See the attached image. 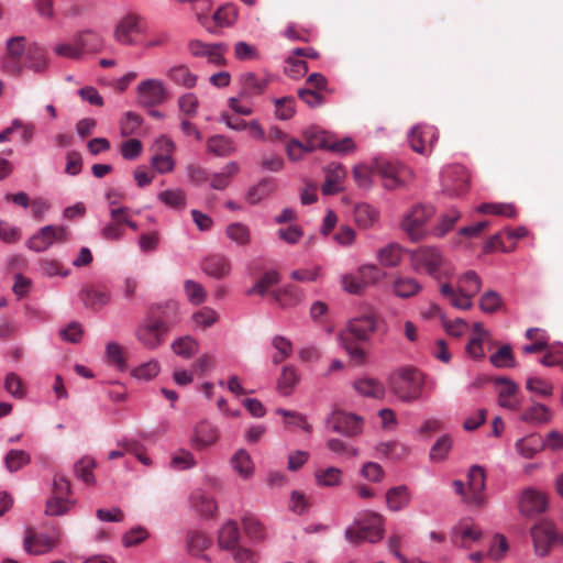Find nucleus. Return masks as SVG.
<instances>
[{"mask_svg": "<svg viewBox=\"0 0 563 563\" xmlns=\"http://www.w3.org/2000/svg\"><path fill=\"white\" fill-rule=\"evenodd\" d=\"M218 318V312L209 307H205L192 314V321L195 327L200 328L202 330L213 325L217 322Z\"/></svg>", "mask_w": 563, "mask_h": 563, "instance_id": "61", "label": "nucleus"}, {"mask_svg": "<svg viewBox=\"0 0 563 563\" xmlns=\"http://www.w3.org/2000/svg\"><path fill=\"white\" fill-rule=\"evenodd\" d=\"M384 532V518L377 512L364 510L345 529L344 536L347 541L355 544L362 541L376 543L383 539Z\"/></svg>", "mask_w": 563, "mask_h": 563, "instance_id": "2", "label": "nucleus"}, {"mask_svg": "<svg viewBox=\"0 0 563 563\" xmlns=\"http://www.w3.org/2000/svg\"><path fill=\"white\" fill-rule=\"evenodd\" d=\"M376 330V320L373 316L354 318L347 323V331L355 339L365 341Z\"/></svg>", "mask_w": 563, "mask_h": 563, "instance_id": "25", "label": "nucleus"}, {"mask_svg": "<svg viewBox=\"0 0 563 563\" xmlns=\"http://www.w3.org/2000/svg\"><path fill=\"white\" fill-rule=\"evenodd\" d=\"M198 347V342L190 335L180 336L172 343L174 353L184 358H190Z\"/></svg>", "mask_w": 563, "mask_h": 563, "instance_id": "50", "label": "nucleus"}, {"mask_svg": "<svg viewBox=\"0 0 563 563\" xmlns=\"http://www.w3.org/2000/svg\"><path fill=\"white\" fill-rule=\"evenodd\" d=\"M273 300L280 307H289L298 303L301 296L294 285H285L283 288L273 290L271 292Z\"/></svg>", "mask_w": 563, "mask_h": 563, "instance_id": "40", "label": "nucleus"}, {"mask_svg": "<svg viewBox=\"0 0 563 563\" xmlns=\"http://www.w3.org/2000/svg\"><path fill=\"white\" fill-rule=\"evenodd\" d=\"M452 449V439L449 435H442L430 449V459L434 463L443 462Z\"/></svg>", "mask_w": 563, "mask_h": 563, "instance_id": "55", "label": "nucleus"}, {"mask_svg": "<svg viewBox=\"0 0 563 563\" xmlns=\"http://www.w3.org/2000/svg\"><path fill=\"white\" fill-rule=\"evenodd\" d=\"M354 218L360 228L369 229L379 221V211L369 203L361 202L355 206Z\"/></svg>", "mask_w": 563, "mask_h": 563, "instance_id": "29", "label": "nucleus"}, {"mask_svg": "<svg viewBox=\"0 0 563 563\" xmlns=\"http://www.w3.org/2000/svg\"><path fill=\"white\" fill-rule=\"evenodd\" d=\"M482 288V278L475 271H466L456 277V287L444 283L440 285V294L452 307L468 310L473 307V298Z\"/></svg>", "mask_w": 563, "mask_h": 563, "instance_id": "1", "label": "nucleus"}, {"mask_svg": "<svg viewBox=\"0 0 563 563\" xmlns=\"http://www.w3.org/2000/svg\"><path fill=\"white\" fill-rule=\"evenodd\" d=\"M184 290L192 305H200L207 299V292L203 286L192 279L185 280Z\"/></svg>", "mask_w": 563, "mask_h": 563, "instance_id": "58", "label": "nucleus"}, {"mask_svg": "<svg viewBox=\"0 0 563 563\" xmlns=\"http://www.w3.org/2000/svg\"><path fill=\"white\" fill-rule=\"evenodd\" d=\"M240 172V165L231 161L219 173L212 175L210 187L216 190H223L231 184L232 178Z\"/></svg>", "mask_w": 563, "mask_h": 563, "instance_id": "36", "label": "nucleus"}, {"mask_svg": "<svg viewBox=\"0 0 563 563\" xmlns=\"http://www.w3.org/2000/svg\"><path fill=\"white\" fill-rule=\"evenodd\" d=\"M274 189L275 186L272 181L262 179L249 188L245 199L250 205H257L264 198L268 197L274 191Z\"/></svg>", "mask_w": 563, "mask_h": 563, "instance_id": "46", "label": "nucleus"}, {"mask_svg": "<svg viewBox=\"0 0 563 563\" xmlns=\"http://www.w3.org/2000/svg\"><path fill=\"white\" fill-rule=\"evenodd\" d=\"M129 208L118 207L110 210L111 221L103 224L100 230V236L106 241H119L124 235V229L120 221V216L126 212Z\"/></svg>", "mask_w": 563, "mask_h": 563, "instance_id": "21", "label": "nucleus"}, {"mask_svg": "<svg viewBox=\"0 0 563 563\" xmlns=\"http://www.w3.org/2000/svg\"><path fill=\"white\" fill-rule=\"evenodd\" d=\"M233 470L242 477L249 478L254 473V464L245 450H239L231 459Z\"/></svg>", "mask_w": 563, "mask_h": 563, "instance_id": "43", "label": "nucleus"}, {"mask_svg": "<svg viewBox=\"0 0 563 563\" xmlns=\"http://www.w3.org/2000/svg\"><path fill=\"white\" fill-rule=\"evenodd\" d=\"M239 528L236 522L230 520L225 522L219 531V547L223 550L233 551L238 547Z\"/></svg>", "mask_w": 563, "mask_h": 563, "instance_id": "38", "label": "nucleus"}, {"mask_svg": "<svg viewBox=\"0 0 563 563\" xmlns=\"http://www.w3.org/2000/svg\"><path fill=\"white\" fill-rule=\"evenodd\" d=\"M307 141L303 143L305 154L311 153L317 148L325 150V132L309 129L305 132Z\"/></svg>", "mask_w": 563, "mask_h": 563, "instance_id": "63", "label": "nucleus"}, {"mask_svg": "<svg viewBox=\"0 0 563 563\" xmlns=\"http://www.w3.org/2000/svg\"><path fill=\"white\" fill-rule=\"evenodd\" d=\"M178 109L181 114L188 118H194L198 113L199 100L192 92H187L178 98Z\"/></svg>", "mask_w": 563, "mask_h": 563, "instance_id": "59", "label": "nucleus"}, {"mask_svg": "<svg viewBox=\"0 0 563 563\" xmlns=\"http://www.w3.org/2000/svg\"><path fill=\"white\" fill-rule=\"evenodd\" d=\"M405 250L398 243H389L377 252V261L384 267H396L404 257Z\"/></svg>", "mask_w": 563, "mask_h": 563, "instance_id": "32", "label": "nucleus"}, {"mask_svg": "<svg viewBox=\"0 0 563 563\" xmlns=\"http://www.w3.org/2000/svg\"><path fill=\"white\" fill-rule=\"evenodd\" d=\"M490 363L498 368L515 367L516 361L510 345H504L489 357Z\"/></svg>", "mask_w": 563, "mask_h": 563, "instance_id": "56", "label": "nucleus"}, {"mask_svg": "<svg viewBox=\"0 0 563 563\" xmlns=\"http://www.w3.org/2000/svg\"><path fill=\"white\" fill-rule=\"evenodd\" d=\"M211 540L200 532H189L187 538V545L189 552L195 556H200L201 553L209 548Z\"/></svg>", "mask_w": 563, "mask_h": 563, "instance_id": "62", "label": "nucleus"}, {"mask_svg": "<svg viewBox=\"0 0 563 563\" xmlns=\"http://www.w3.org/2000/svg\"><path fill=\"white\" fill-rule=\"evenodd\" d=\"M386 505L391 511H400L410 503V494L405 485L391 487L386 492Z\"/></svg>", "mask_w": 563, "mask_h": 563, "instance_id": "30", "label": "nucleus"}, {"mask_svg": "<svg viewBox=\"0 0 563 563\" xmlns=\"http://www.w3.org/2000/svg\"><path fill=\"white\" fill-rule=\"evenodd\" d=\"M503 307V299L495 290L485 291L479 299V308L485 313H494Z\"/></svg>", "mask_w": 563, "mask_h": 563, "instance_id": "60", "label": "nucleus"}, {"mask_svg": "<svg viewBox=\"0 0 563 563\" xmlns=\"http://www.w3.org/2000/svg\"><path fill=\"white\" fill-rule=\"evenodd\" d=\"M354 388L362 396L375 399H380L385 395L384 385L379 380L371 377H363L357 379L354 383Z\"/></svg>", "mask_w": 563, "mask_h": 563, "instance_id": "37", "label": "nucleus"}, {"mask_svg": "<svg viewBox=\"0 0 563 563\" xmlns=\"http://www.w3.org/2000/svg\"><path fill=\"white\" fill-rule=\"evenodd\" d=\"M157 199L173 209H184L186 206V195L181 189H167L158 192Z\"/></svg>", "mask_w": 563, "mask_h": 563, "instance_id": "51", "label": "nucleus"}, {"mask_svg": "<svg viewBox=\"0 0 563 563\" xmlns=\"http://www.w3.org/2000/svg\"><path fill=\"white\" fill-rule=\"evenodd\" d=\"M167 77L176 85L185 88H194L197 85L198 77L195 75L188 66L176 65L167 70Z\"/></svg>", "mask_w": 563, "mask_h": 563, "instance_id": "35", "label": "nucleus"}, {"mask_svg": "<svg viewBox=\"0 0 563 563\" xmlns=\"http://www.w3.org/2000/svg\"><path fill=\"white\" fill-rule=\"evenodd\" d=\"M422 286L420 283L409 276H397L393 282V291L399 298H410L416 296Z\"/></svg>", "mask_w": 563, "mask_h": 563, "instance_id": "33", "label": "nucleus"}, {"mask_svg": "<svg viewBox=\"0 0 563 563\" xmlns=\"http://www.w3.org/2000/svg\"><path fill=\"white\" fill-rule=\"evenodd\" d=\"M80 300L86 307L99 308L107 305L110 301V292L100 287H84L79 292Z\"/></svg>", "mask_w": 563, "mask_h": 563, "instance_id": "26", "label": "nucleus"}, {"mask_svg": "<svg viewBox=\"0 0 563 563\" xmlns=\"http://www.w3.org/2000/svg\"><path fill=\"white\" fill-rule=\"evenodd\" d=\"M146 21L141 14L136 12H128L117 23L113 31V37L115 42L122 45L132 46L135 45L133 35L143 34L146 32Z\"/></svg>", "mask_w": 563, "mask_h": 563, "instance_id": "9", "label": "nucleus"}, {"mask_svg": "<svg viewBox=\"0 0 563 563\" xmlns=\"http://www.w3.org/2000/svg\"><path fill=\"white\" fill-rule=\"evenodd\" d=\"M318 485L324 487H333L340 485L342 481V471L338 467H327L316 472Z\"/></svg>", "mask_w": 563, "mask_h": 563, "instance_id": "53", "label": "nucleus"}, {"mask_svg": "<svg viewBox=\"0 0 563 563\" xmlns=\"http://www.w3.org/2000/svg\"><path fill=\"white\" fill-rule=\"evenodd\" d=\"M68 240V231L64 225H45L34 233L25 243L30 251L42 253L55 243Z\"/></svg>", "mask_w": 563, "mask_h": 563, "instance_id": "10", "label": "nucleus"}, {"mask_svg": "<svg viewBox=\"0 0 563 563\" xmlns=\"http://www.w3.org/2000/svg\"><path fill=\"white\" fill-rule=\"evenodd\" d=\"M4 389L15 399H23L26 395L22 378L14 372H10L5 375Z\"/></svg>", "mask_w": 563, "mask_h": 563, "instance_id": "54", "label": "nucleus"}, {"mask_svg": "<svg viewBox=\"0 0 563 563\" xmlns=\"http://www.w3.org/2000/svg\"><path fill=\"white\" fill-rule=\"evenodd\" d=\"M206 147L207 152L219 157L230 156L236 151L234 141L221 134L210 136L207 140Z\"/></svg>", "mask_w": 563, "mask_h": 563, "instance_id": "28", "label": "nucleus"}, {"mask_svg": "<svg viewBox=\"0 0 563 563\" xmlns=\"http://www.w3.org/2000/svg\"><path fill=\"white\" fill-rule=\"evenodd\" d=\"M272 346L276 350V353L272 357V362L275 365L287 360L294 351L291 341L283 335H275L272 339Z\"/></svg>", "mask_w": 563, "mask_h": 563, "instance_id": "49", "label": "nucleus"}, {"mask_svg": "<svg viewBox=\"0 0 563 563\" xmlns=\"http://www.w3.org/2000/svg\"><path fill=\"white\" fill-rule=\"evenodd\" d=\"M486 488V474L482 466L473 465L467 473V496L465 504L484 507L486 504V496L484 490Z\"/></svg>", "mask_w": 563, "mask_h": 563, "instance_id": "13", "label": "nucleus"}, {"mask_svg": "<svg viewBox=\"0 0 563 563\" xmlns=\"http://www.w3.org/2000/svg\"><path fill=\"white\" fill-rule=\"evenodd\" d=\"M197 465L195 456L186 450H180L175 453L169 462V466L177 471H185L192 468Z\"/></svg>", "mask_w": 563, "mask_h": 563, "instance_id": "64", "label": "nucleus"}, {"mask_svg": "<svg viewBox=\"0 0 563 563\" xmlns=\"http://www.w3.org/2000/svg\"><path fill=\"white\" fill-rule=\"evenodd\" d=\"M461 218V213L455 208H451L444 214L441 216L439 222L432 228L431 233L437 238L444 236L451 231L457 220Z\"/></svg>", "mask_w": 563, "mask_h": 563, "instance_id": "45", "label": "nucleus"}, {"mask_svg": "<svg viewBox=\"0 0 563 563\" xmlns=\"http://www.w3.org/2000/svg\"><path fill=\"white\" fill-rule=\"evenodd\" d=\"M390 391L404 402H411L420 398L422 393V377L411 367H401L388 377Z\"/></svg>", "mask_w": 563, "mask_h": 563, "instance_id": "3", "label": "nucleus"}, {"mask_svg": "<svg viewBox=\"0 0 563 563\" xmlns=\"http://www.w3.org/2000/svg\"><path fill=\"white\" fill-rule=\"evenodd\" d=\"M239 92L241 98H249L250 100L256 96L264 93L269 79L266 77H258L255 73L247 71L239 76Z\"/></svg>", "mask_w": 563, "mask_h": 563, "instance_id": "17", "label": "nucleus"}, {"mask_svg": "<svg viewBox=\"0 0 563 563\" xmlns=\"http://www.w3.org/2000/svg\"><path fill=\"white\" fill-rule=\"evenodd\" d=\"M81 57L85 54L99 53L104 47L103 37L93 30H81L74 34Z\"/></svg>", "mask_w": 563, "mask_h": 563, "instance_id": "18", "label": "nucleus"}, {"mask_svg": "<svg viewBox=\"0 0 563 563\" xmlns=\"http://www.w3.org/2000/svg\"><path fill=\"white\" fill-rule=\"evenodd\" d=\"M406 173L404 166H397L391 163H382L378 165V174L383 180V187L387 190H395L405 185L402 179Z\"/></svg>", "mask_w": 563, "mask_h": 563, "instance_id": "20", "label": "nucleus"}, {"mask_svg": "<svg viewBox=\"0 0 563 563\" xmlns=\"http://www.w3.org/2000/svg\"><path fill=\"white\" fill-rule=\"evenodd\" d=\"M225 234L239 246H246L251 243V229L242 222L230 223L225 228Z\"/></svg>", "mask_w": 563, "mask_h": 563, "instance_id": "41", "label": "nucleus"}, {"mask_svg": "<svg viewBox=\"0 0 563 563\" xmlns=\"http://www.w3.org/2000/svg\"><path fill=\"white\" fill-rule=\"evenodd\" d=\"M275 103V117L278 120H289L294 117L295 99L294 97H283L273 100Z\"/></svg>", "mask_w": 563, "mask_h": 563, "instance_id": "57", "label": "nucleus"}, {"mask_svg": "<svg viewBox=\"0 0 563 563\" xmlns=\"http://www.w3.org/2000/svg\"><path fill=\"white\" fill-rule=\"evenodd\" d=\"M167 95V88L161 79L148 78L137 85L136 98L142 107L159 106L165 102Z\"/></svg>", "mask_w": 563, "mask_h": 563, "instance_id": "11", "label": "nucleus"}, {"mask_svg": "<svg viewBox=\"0 0 563 563\" xmlns=\"http://www.w3.org/2000/svg\"><path fill=\"white\" fill-rule=\"evenodd\" d=\"M327 427L336 433L354 437L362 432L363 419L354 413L335 410L328 417Z\"/></svg>", "mask_w": 563, "mask_h": 563, "instance_id": "12", "label": "nucleus"}, {"mask_svg": "<svg viewBox=\"0 0 563 563\" xmlns=\"http://www.w3.org/2000/svg\"><path fill=\"white\" fill-rule=\"evenodd\" d=\"M434 213L435 209L432 205L417 203L404 217L401 229L410 240L419 241L426 236L424 227Z\"/></svg>", "mask_w": 563, "mask_h": 563, "instance_id": "6", "label": "nucleus"}, {"mask_svg": "<svg viewBox=\"0 0 563 563\" xmlns=\"http://www.w3.org/2000/svg\"><path fill=\"white\" fill-rule=\"evenodd\" d=\"M218 439V428L208 421H201L195 428L192 443L195 448L203 449L214 444Z\"/></svg>", "mask_w": 563, "mask_h": 563, "instance_id": "23", "label": "nucleus"}, {"mask_svg": "<svg viewBox=\"0 0 563 563\" xmlns=\"http://www.w3.org/2000/svg\"><path fill=\"white\" fill-rule=\"evenodd\" d=\"M280 276L277 271L266 272L250 289L246 290L247 296L260 295L265 296L272 286L279 283Z\"/></svg>", "mask_w": 563, "mask_h": 563, "instance_id": "42", "label": "nucleus"}, {"mask_svg": "<svg viewBox=\"0 0 563 563\" xmlns=\"http://www.w3.org/2000/svg\"><path fill=\"white\" fill-rule=\"evenodd\" d=\"M191 506L201 516H213L218 509L216 500L203 493L197 492L191 496Z\"/></svg>", "mask_w": 563, "mask_h": 563, "instance_id": "44", "label": "nucleus"}, {"mask_svg": "<svg viewBox=\"0 0 563 563\" xmlns=\"http://www.w3.org/2000/svg\"><path fill=\"white\" fill-rule=\"evenodd\" d=\"M30 462V454L23 450H10L4 456V464L9 472H16Z\"/></svg>", "mask_w": 563, "mask_h": 563, "instance_id": "52", "label": "nucleus"}, {"mask_svg": "<svg viewBox=\"0 0 563 563\" xmlns=\"http://www.w3.org/2000/svg\"><path fill=\"white\" fill-rule=\"evenodd\" d=\"M202 271L216 279L225 278L231 274V261L223 254H211L201 264Z\"/></svg>", "mask_w": 563, "mask_h": 563, "instance_id": "19", "label": "nucleus"}, {"mask_svg": "<svg viewBox=\"0 0 563 563\" xmlns=\"http://www.w3.org/2000/svg\"><path fill=\"white\" fill-rule=\"evenodd\" d=\"M470 176L461 165L448 167L442 173V190L451 197L463 195L468 187Z\"/></svg>", "mask_w": 563, "mask_h": 563, "instance_id": "14", "label": "nucleus"}, {"mask_svg": "<svg viewBox=\"0 0 563 563\" xmlns=\"http://www.w3.org/2000/svg\"><path fill=\"white\" fill-rule=\"evenodd\" d=\"M345 177V170L340 164H331L325 169V180L322 185L324 196L335 195L343 190L342 181Z\"/></svg>", "mask_w": 563, "mask_h": 563, "instance_id": "22", "label": "nucleus"}, {"mask_svg": "<svg viewBox=\"0 0 563 563\" xmlns=\"http://www.w3.org/2000/svg\"><path fill=\"white\" fill-rule=\"evenodd\" d=\"M384 276L382 269L375 264L358 266L355 273L342 276V287L353 295L363 294L369 286L377 284Z\"/></svg>", "mask_w": 563, "mask_h": 563, "instance_id": "5", "label": "nucleus"}, {"mask_svg": "<svg viewBox=\"0 0 563 563\" xmlns=\"http://www.w3.org/2000/svg\"><path fill=\"white\" fill-rule=\"evenodd\" d=\"M412 269L424 272L434 279H439V272L443 264V255L435 246H420L410 253Z\"/></svg>", "mask_w": 563, "mask_h": 563, "instance_id": "8", "label": "nucleus"}, {"mask_svg": "<svg viewBox=\"0 0 563 563\" xmlns=\"http://www.w3.org/2000/svg\"><path fill=\"white\" fill-rule=\"evenodd\" d=\"M58 542L57 537L48 536L46 533H33L27 530L23 540L24 551L32 555H42L52 551Z\"/></svg>", "mask_w": 563, "mask_h": 563, "instance_id": "16", "label": "nucleus"}, {"mask_svg": "<svg viewBox=\"0 0 563 563\" xmlns=\"http://www.w3.org/2000/svg\"><path fill=\"white\" fill-rule=\"evenodd\" d=\"M479 213H488L495 216H503L507 218H515L517 210L512 203L504 202H484L476 208Z\"/></svg>", "mask_w": 563, "mask_h": 563, "instance_id": "48", "label": "nucleus"}, {"mask_svg": "<svg viewBox=\"0 0 563 563\" xmlns=\"http://www.w3.org/2000/svg\"><path fill=\"white\" fill-rule=\"evenodd\" d=\"M409 143L417 153H424L427 144L432 145L435 137V129L432 126H415L409 133Z\"/></svg>", "mask_w": 563, "mask_h": 563, "instance_id": "24", "label": "nucleus"}, {"mask_svg": "<svg viewBox=\"0 0 563 563\" xmlns=\"http://www.w3.org/2000/svg\"><path fill=\"white\" fill-rule=\"evenodd\" d=\"M148 309H155V317L162 318L168 325V332L179 320V306L174 300L152 305Z\"/></svg>", "mask_w": 563, "mask_h": 563, "instance_id": "34", "label": "nucleus"}, {"mask_svg": "<svg viewBox=\"0 0 563 563\" xmlns=\"http://www.w3.org/2000/svg\"><path fill=\"white\" fill-rule=\"evenodd\" d=\"M25 66L35 73L45 70L47 60L44 49L37 45L30 46L26 52Z\"/></svg>", "mask_w": 563, "mask_h": 563, "instance_id": "47", "label": "nucleus"}, {"mask_svg": "<svg viewBox=\"0 0 563 563\" xmlns=\"http://www.w3.org/2000/svg\"><path fill=\"white\" fill-rule=\"evenodd\" d=\"M551 409L542 404H534L527 408L520 416V420L532 424H544L552 420Z\"/></svg>", "mask_w": 563, "mask_h": 563, "instance_id": "31", "label": "nucleus"}, {"mask_svg": "<svg viewBox=\"0 0 563 563\" xmlns=\"http://www.w3.org/2000/svg\"><path fill=\"white\" fill-rule=\"evenodd\" d=\"M531 537L538 556H547L553 547L563 544V533L558 532L555 525L549 520H542L533 526Z\"/></svg>", "mask_w": 563, "mask_h": 563, "instance_id": "7", "label": "nucleus"}, {"mask_svg": "<svg viewBox=\"0 0 563 563\" xmlns=\"http://www.w3.org/2000/svg\"><path fill=\"white\" fill-rule=\"evenodd\" d=\"M548 497L540 489L528 487L522 490L519 498V511L525 517H533L548 509Z\"/></svg>", "mask_w": 563, "mask_h": 563, "instance_id": "15", "label": "nucleus"}, {"mask_svg": "<svg viewBox=\"0 0 563 563\" xmlns=\"http://www.w3.org/2000/svg\"><path fill=\"white\" fill-rule=\"evenodd\" d=\"M299 380L300 377L295 366H284L277 380V389L282 395L287 396L292 391Z\"/></svg>", "mask_w": 563, "mask_h": 563, "instance_id": "39", "label": "nucleus"}, {"mask_svg": "<svg viewBox=\"0 0 563 563\" xmlns=\"http://www.w3.org/2000/svg\"><path fill=\"white\" fill-rule=\"evenodd\" d=\"M517 453L523 459H532L536 454L545 450V442L538 435L520 438L515 443Z\"/></svg>", "mask_w": 563, "mask_h": 563, "instance_id": "27", "label": "nucleus"}, {"mask_svg": "<svg viewBox=\"0 0 563 563\" xmlns=\"http://www.w3.org/2000/svg\"><path fill=\"white\" fill-rule=\"evenodd\" d=\"M168 325L155 317V309H148L145 318L135 329L136 340L147 350H155L165 342Z\"/></svg>", "mask_w": 563, "mask_h": 563, "instance_id": "4", "label": "nucleus"}]
</instances>
